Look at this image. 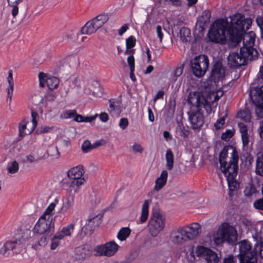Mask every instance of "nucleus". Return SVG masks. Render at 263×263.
<instances>
[{"label": "nucleus", "mask_w": 263, "mask_h": 263, "mask_svg": "<svg viewBox=\"0 0 263 263\" xmlns=\"http://www.w3.org/2000/svg\"><path fill=\"white\" fill-rule=\"evenodd\" d=\"M256 23L259 27L261 34L263 32V17L257 16L256 18Z\"/></svg>", "instance_id": "52"}, {"label": "nucleus", "mask_w": 263, "mask_h": 263, "mask_svg": "<svg viewBox=\"0 0 263 263\" xmlns=\"http://www.w3.org/2000/svg\"><path fill=\"white\" fill-rule=\"evenodd\" d=\"M84 174V170L82 166L74 167L67 172V176L69 180L66 179L62 180V186L70 194L77 193V187L82 185L85 179L82 176Z\"/></svg>", "instance_id": "5"}, {"label": "nucleus", "mask_w": 263, "mask_h": 263, "mask_svg": "<svg viewBox=\"0 0 263 263\" xmlns=\"http://www.w3.org/2000/svg\"><path fill=\"white\" fill-rule=\"evenodd\" d=\"M52 128L47 126H41L36 130L38 134H43L50 132Z\"/></svg>", "instance_id": "49"}, {"label": "nucleus", "mask_w": 263, "mask_h": 263, "mask_svg": "<svg viewBox=\"0 0 263 263\" xmlns=\"http://www.w3.org/2000/svg\"><path fill=\"white\" fill-rule=\"evenodd\" d=\"M227 117V114H226L222 118L217 120L216 123L214 124V126L216 129H219L223 127V125L225 122L226 118Z\"/></svg>", "instance_id": "42"}, {"label": "nucleus", "mask_w": 263, "mask_h": 263, "mask_svg": "<svg viewBox=\"0 0 263 263\" xmlns=\"http://www.w3.org/2000/svg\"><path fill=\"white\" fill-rule=\"evenodd\" d=\"M118 248L119 246L114 241H111L104 245L96 246L94 249L95 255L96 256L110 257L117 252Z\"/></svg>", "instance_id": "13"}, {"label": "nucleus", "mask_w": 263, "mask_h": 263, "mask_svg": "<svg viewBox=\"0 0 263 263\" xmlns=\"http://www.w3.org/2000/svg\"><path fill=\"white\" fill-rule=\"evenodd\" d=\"M75 253L77 259H83L90 255V250L87 246H80L76 248Z\"/></svg>", "instance_id": "25"}, {"label": "nucleus", "mask_w": 263, "mask_h": 263, "mask_svg": "<svg viewBox=\"0 0 263 263\" xmlns=\"http://www.w3.org/2000/svg\"><path fill=\"white\" fill-rule=\"evenodd\" d=\"M40 85L43 87L45 85L51 90L57 88L59 84V79L55 77H48L47 75L43 72H40L39 74Z\"/></svg>", "instance_id": "19"}, {"label": "nucleus", "mask_w": 263, "mask_h": 263, "mask_svg": "<svg viewBox=\"0 0 263 263\" xmlns=\"http://www.w3.org/2000/svg\"><path fill=\"white\" fill-rule=\"evenodd\" d=\"M106 144V141L104 140L97 141L94 143L92 145V148H96L99 146L104 145Z\"/></svg>", "instance_id": "64"}, {"label": "nucleus", "mask_w": 263, "mask_h": 263, "mask_svg": "<svg viewBox=\"0 0 263 263\" xmlns=\"http://www.w3.org/2000/svg\"><path fill=\"white\" fill-rule=\"evenodd\" d=\"M59 244V241L58 240V239H57L56 237H53L51 240V249L52 250H54L57 248V247L58 246Z\"/></svg>", "instance_id": "60"}, {"label": "nucleus", "mask_w": 263, "mask_h": 263, "mask_svg": "<svg viewBox=\"0 0 263 263\" xmlns=\"http://www.w3.org/2000/svg\"><path fill=\"white\" fill-rule=\"evenodd\" d=\"M257 95L253 96L252 92L250 93V98L256 105L255 111L258 116L263 115V85L259 88L255 89Z\"/></svg>", "instance_id": "18"}, {"label": "nucleus", "mask_w": 263, "mask_h": 263, "mask_svg": "<svg viewBox=\"0 0 263 263\" xmlns=\"http://www.w3.org/2000/svg\"><path fill=\"white\" fill-rule=\"evenodd\" d=\"M19 164L16 161L14 160L10 163L7 167L8 173L11 175L16 174L19 170Z\"/></svg>", "instance_id": "33"}, {"label": "nucleus", "mask_w": 263, "mask_h": 263, "mask_svg": "<svg viewBox=\"0 0 263 263\" xmlns=\"http://www.w3.org/2000/svg\"><path fill=\"white\" fill-rule=\"evenodd\" d=\"M228 64L232 68L239 67L245 65L248 60H253L255 59L251 58L250 54L248 53L242 52L240 49L239 53L235 52H231L228 58Z\"/></svg>", "instance_id": "11"}, {"label": "nucleus", "mask_w": 263, "mask_h": 263, "mask_svg": "<svg viewBox=\"0 0 263 263\" xmlns=\"http://www.w3.org/2000/svg\"><path fill=\"white\" fill-rule=\"evenodd\" d=\"M255 249L258 250V253L259 256L263 258V241H260L259 244L255 246Z\"/></svg>", "instance_id": "53"}, {"label": "nucleus", "mask_w": 263, "mask_h": 263, "mask_svg": "<svg viewBox=\"0 0 263 263\" xmlns=\"http://www.w3.org/2000/svg\"><path fill=\"white\" fill-rule=\"evenodd\" d=\"M239 254L237 255L240 263H257L258 250H253L251 243L246 240L238 243Z\"/></svg>", "instance_id": "6"}, {"label": "nucleus", "mask_w": 263, "mask_h": 263, "mask_svg": "<svg viewBox=\"0 0 263 263\" xmlns=\"http://www.w3.org/2000/svg\"><path fill=\"white\" fill-rule=\"evenodd\" d=\"M109 19L107 14L98 15L96 17L87 22L81 29L82 34L90 35L102 27Z\"/></svg>", "instance_id": "10"}, {"label": "nucleus", "mask_w": 263, "mask_h": 263, "mask_svg": "<svg viewBox=\"0 0 263 263\" xmlns=\"http://www.w3.org/2000/svg\"><path fill=\"white\" fill-rule=\"evenodd\" d=\"M74 228V224H70L68 225L67 227L63 228L61 231L62 233L64 235V236H69L71 234V230H73Z\"/></svg>", "instance_id": "45"}, {"label": "nucleus", "mask_w": 263, "mask_h": 263, "mask_svg": "<svg viewBox=\"0 0 263 263\" xmlns=\"http://www.w3.org/2000/svg\"><path fill=\"white\" fill-rule=\"evenodd\" d=\"M58 203V200L57 199H55L54 200V201L53 202L51 203L49 206L47 207L45 211L43 214L42 216H44L46 217H48L50 219L52 218V216L53 215V211L56 206V205Z\"/></svg>", "instance_id": "30"}, {"label": "nucleus", "mask_w": 263, "mask_h": 263, "mask_svg": "<svg viewBox=\"0 0 263 263\" xmlns=\"http://www.w3.org/2000/svg\"><path fill=\"white\" fill-rule=\"evenodd\" d=\"M196 253L197 256L205 260L204 263H218L219 257L217 254L209 248L202 246H198Z\"/></svg>", "instance_id": "14"}, {"label": "nucleus", "mask_w": 263, "mask_h": 263, "mask_svg": "<svg viewBox=\"0 0 263 263\" xmlns=\"http://www.w3.org/2000/svg\"><path fill=\"white\" fill-rule=\"evenodd\" d=\"M238 153L236 147L231 145L224 146L219 156L220 168L223 174L235 173L238 169Z\"/></svg>", "instance_id": "3"}, {"label": "nucleus", "mask_w": 263, "mask_h": 263, "mask_svg": "<svg viewBox=\"0 0 263 263\" xmlns=\"http://www.w3.org/2000/svg\"><path fill=\"white\" fill-rule=\"evenodd\" d=\"M224 77V70L221 64L216 63L213 66L210 76L207 81L208 85H213L222 80Z\"/></svg>", "instance_id": "17"}, {"label": "nucleus", "mask_w": 263, "mask_h": 263, "mask_svg": "<svg viewBox=\"0 0 263 263\" xmlns=\"http://www.w3.org/2000/svg\"><path fill=\"white\" fill-rule=\"evenodd\" d=\"M238 171H235V173H231V172H228L227 174H224L227 177L229 193V195L231 196L232 192L236 191L239 187V183L235 179V177L237 175Z\"/></svg>", "instance_id": "23"}, {"label": "nucleus", "mask_w": 263, "mask_h": 263, "mask_svg": "<svg viewBox=\"0 0 263 263\" xmlns=\"http://www.w3.org/2000/svg\"><path fill=\"white\" fill-rule=\"evenodd\" d=\"M27 122L25 120H23L19 124V136L23 137L27 134L24 132L26 128Z\"/></svg>", "instance_id": "37"}, {"label": "nucleus", "mask_w": 263, "mask_h": 263, "mask_svg": "<svg viewBox=\"0 0 263 263\" xmlns=\"http://www.w3.org/2000/svg\"><path fill=\"white\" fill-rule=\"evenodd\" d=\"M180 38L182 42H187L190 41L191 36L190 30L187 27H182L179 31Z\"/></svg>", "instance_id": "28"}, {"label": "nucleus", "mask_w": 263, "mask_h": 263, "mask_svg": "<svg viewBox=\"0 0 263 263\" xmlns=\"http://www.w3.org/2000/svg\"><path fill=\"white\" fill-rule=\"evenodd\" d=\"M13 88L14 86H8L7 88L6 89V91L7 92V101L9 102V103H11L12 100V97L13 96Z\"/></svg>", "instance_id": "47"}, {"label": "nucleus", "mask_w": 263, "mask_h": 263, "mask_svg": "<svg viewBox=\"0 0 263 263\" xmlns=\"http://www.w3.org/2000/svg\"><path fill=\"white\" fill-rule=\"evenodd\" d=\"M237 116L238 118L247 122H250L251 121V112L248 109H246L243 110L239 111L237 114Z\"/></svg>", "instance_id": "34"}, {"label": "nucleus", "mask_w": 263, "mask_h": 263, "mask_svg": "<svg viewBox=\"0 0 263 263\" xmlns=\"http://www.w3.org/2000/svg\"><path fill=\"white\" fill-rule=\"evenodd\" d=\"M128 125V120L126 118H122L120 119L119 126L122 129H125Z\"/></svg>", "instance_id": "48"}, {"label": "nucleus", "mask_w": 263, "mask_h": 263, "mask_svg": "<svg viewBox=\"0 0 263 263\" xmlns=\"http://www.w3.org/2000/svg\"><path fill=\"white\" fill-rule=\"evenodd\" d=\"M234 135L233 132L231 130H227L224 133H223L221 136V138L226 140L227 139L231 138Z\"/></svg>", "instance_id": "54"}, {"label": "nucleus", "mask_w": 263, "mask_h": 263, "mask_svg": "<svg viewBox=\"0 0 263 263\" xmlns=\"http://www.w3.org/2000/svg\"><path fill=\"white\" fill-rule=\"evenodd\" d=\"M53 219L44 216H41L34 227L35 233L39 234H48L52 232L54 230Z\"/></svg>", "instance_id": "12"}, {"label": "nucleus", "mask_w": 263, "mask_h": 263, "mask_svg": "<svg viewBox=\"0 0 263 263\" xmlns=\"http://www.w3.org/2000/svg\"><path fill=\"white\" fill-rule=\"evenodd\" d=\"M187 103L190 104V108L187 112L189 120L193 129L200 128L204 123V117L201 111V107L205 109L208 114L212 111V107L209 101L205 98L202 92H191L187 97Z\"/></svg>", "instance_id": "2"}, {"label": "nucleus", "mask_w": 263, "mask_h": 263, "mask_svg": "<svg viewBox=\"0 0 263 263\" xmlns=\"http://www.w3.org/2000/svg\"><path fill=\"white\" fill-rule=\"evenodd\" d=\"M17 4L9 5L13 7L12 10V15L14 17H15L18 12V8L17 6Z\"/></svg>", "instance_id": "63"}, {"label": "nucleus", "mask_w": 263, "mask_h": 263, "mask_svg": "<svg viewBox=\"0 0 263 263\" xmlns=\"http://www.w3.org/2000/svg\"><path fill=\"white\" fill-rule=\"evenodd\" d=\"M74 194H72L68 196L66 201L63 202V205L60 209V212L62 213H65L67 212L73 206L74 203Z\"/></svg>", "instance_id": "26"}, {"label": "nucleus", "mask_w": 263, "mask_h": 263, "mask_svg": "<svg viewBox=\"0 0 263 263\" xmlns=\"http://www.w3.org/2000/svg\"><path fill=\"white\" fill-rule=\"evenodd\" d=\"M127 60L130 69H135V59L134 56L133 55L129 56Z\"/></svg>", "instance_id": "55"}, {"label": "nucleus", "mask_w": 263, "mask_h": 263, "mask_svg": "<svg viewBox=\"0 0 263 263\" xmlns=\"http://www.w3.org/2000/svg\"><path fill=\"white\" fill-rule=\"evenodd\" d=\"M131 230L128 227L122 228L119 231L117 235L118 238L121 241L125 240L130 235Z\"/></svg>", "instance_id": "31"}, {"label": "nucleus", "mask_w": 263, "mask_h": 263, "mask_svg": "<svg viewBox=\"0 0 263 263\" xmlns=\"http://www.w3.org/2000/svg\"><path fill=\"white\" fill-rule=\"evenodd\" d=\"M238 126L239 128V131L241 135L248 133V129L246 125L243 123L239 122L238 123Z\"/></svg>", "instance_id": "50"}, {"label": "nucleus", "mask_w": 263, "mask_h": 263, "mask_svg": "<svg viewBox=\"0 0 263 263\" xmlns=\"http://www.w3.org/2000/svg\"><path fill=\"white\" fill-rule=\"evenodd\" d=\"M170 6L178 7L182 5V0H169Z\"/></svg>", "instance_id": "58"}, {"label": "nucleus", "mask_w": 263, "mask_h": 263, "mask_svg": "<svg viewBox=\"0 0 263 263\" xmlns=\"http://www.w3.org/2000/svg\"><path fill=\"white\" fill-rule=\"evenodd\" d=\"M188 240H192L197 237L201 232V227L198 223H193L189 226L184 227Z\"/></svg>", "instance_id": "22"}, {"label": "nucleus", "mask_w": 263, "mask_h": 263, "mask_svg": "<svg viewBox=\"0 0 263 263\" xmlns=\"http://www.w3.org/2000/svg\"><path fill=\"white\" fill-rule=\"evenodd\" d=\"M241 139H242L243 145L244 146H247L249 142V138L248 134L247 133V134L241 135Z\"/></svg>", "instance_id": "59"}, {"label": "nucleus", "mask_w": 263, "mask_h": 263, "mask_svg": "<svg viewBox=\"0 0 263 263\" xmlns=\"http://www.w3.org/2000/svg\"><path fill=\"white\" fill-rule=\"evenodd\" d=\"M41 159L38 157H36L32 154L28 155L25 157V159L23 160V162H29L30 163L34 162H37Z\"/></svg>", "instance_id": "39"}, {"label": "nucleus", "mask_w": 263, "mask_h": 263, "mask_svg": "<svg viewBox=\"0 0 263 263\" xmlns=\"http://www.w3.org/2000/svg\"><path fill=\"white\" fill-rule=\"evenodd\" d=\"M209 66L208 56L201 54L196 56L190 62V66L193 74L198 78L204 76Z\"/></svg>", "instance_id": "8"}, {"label": "nucleus", "mask_w": 263, "mask_h": 263, "mask_svg": "<svg viewBox=\"0 0 263 263\" xmlns=\"http://www.w3.org/2000/svg\"><path fill=\"white\" fill-rule=\"evenodd\" d=\"M223 263H237L236 257L233 255H229L228 257L224 259Z\"/></svg>", "instance_id": "51"}, {"label": "nucleus", "mask_w": 263, "mask_h": 263, "mask_svg": "<svg viewBox=\"0 0 263 263\" xmlns=\"http://www.w3.org/2000/svg\"><path fill=\"white\" fill-rule=\"evenodd\" d=\"M136 40L135 37L131 35L126 40V48H132L136 45Z\"/></svg>", "instance_id": "40"}, {"label": "nucleus", "mask_w": 263, "mask_h": 263, "mask_svg": "<svg viewBox=\"0 0 263 263\" xmlns=\"http://www.w3.org/2000/svg\"><path fill=\"white\" fill-rule=\"evenodd\" d=\"M183 65L180 66L179 67H177L174 71L173 80L174 81L177 80V78L180 77L183 72Z\"/></svg>", "instance_id": "41"}, {"label": "nucleus", "mask_w": 263, "mask_h": 263, "mask_svg": "<svg viewBox=\"0 0 263 263\" xmlns=\"http://www.w3.org/2000/svg\"><path fill=\"white\" fill-rule=\"evenodd\" d=\"M149 201L148 200H145L143 203L142 208V212L140 219L141 223L145 222L147 219L149 214Z\"/></svg>", "instance_id": "27"}, {"label": "nucleus", "mask_w": 263, "mask_h": 263, "mask_svg": "<svg viewBox=\"0 0 263 263\" xmlns=\"http://www.w3.org/2000/svg\"><path fill=\"white\" fill-rule=\"evenodd\" d=\"M92 149V145L88 140H85L82 145V149L83 152L87 153Z\"/></svg>", "instance_id": "43"}, {"label": "nucleus", "mask_w": 263, "mask_h": 263, "mask_svg": "<svg viewBox=\"0 0 263 263\" xmlns=\"http://www.w3.org/2000/svg\"><path fill=\"white\" fill-rule=\"evenodd\" d=\"M256 173L257 175L263 176V153L256 160Z\"/></svg>", "instance_id": "32"}, {"label": "nucleus", "mask_w": 263, "mask_h": 263, "mask_svg": "<svg viewBox=\"0 0 263 263\" xmlns=\"http://www.w3.org/2000/svg\"><path fill=\"white\" fill-rule=\"evenodd\" d=\"M186 236L185 228L179 227L171 231L170 240L174 244L181 245L189 240Z\"/></svg>", "instance_id": "16"}, {"label": "nucleus", "mask_w": 263, "mask_h": 263, "mask_svg": "<svg viewBox=\"0 0 263 263\" xmlns=\"http://www.w3.org/2000/svg\"><path fill=\"white\" fill-rule=\"evenodd\" d=\"M31 117H32V121L33 124L32 129L31 131L28 132V134H30L32 132V130L34 129L37 124V121L36 120V118L38 117V114L36 112L34 111H31Z\"/></svg>", "instance_id": "44"}, {"label": "nucleus", "mask_w": 263, "mask_h": 263, "mask_svg": "<svg viewBox=\"0 0 263 263\" xmlns=\"http://www.w3.org/2000/svg\"><path fill=\"white\" fill-rule=\"evenodd\" d=\"M165 159L166 161V167L168 170L171 171L174 166V154L171 149L167 150Z\"/></svg>", "instance_id": "29"}, {"label": "nucleus", "mask_w": 263, "mask_h": 263, "mask_svg": "<svg viewBox=\"0 0 263 263\" xmlns=\"http://www.w3.org/2000/svg\"><path fill=\"white\" fill-rule=\"evenodd\" d=\"M257 192L256 187L253 184H249L244 191V194L246 196L250 197L255 194Z\"/></svg>", "instance_id": "36"}, {"label": "nucleus", "mask_w": 263, "mask_h": 263, "mask_svg": "<svg viewBox=\"0 0 263 263\" xmlns=\"http://www.w3.org/2000/svg\"><path fill=\"white\" fill-rule=\"evenodd\" d=\"M220 95H218V94L215 95V93L213 91L211 92L210 93V97L212 95L214 96V98L213 100H208L209 101V103H210V102H213L217 101V100H218L220 99V98L223 96V92L222 91H220ZM205 98L209 99L208 97H205Z\"/></svg>", "instance_id": "57"}, {"label": "nucleus", "mask_w": 263, "mask_h": 263, "mask_svg": "<svg viewBox=\"0 0 263 263\" xmlns=\"http://www.w3.org/2000/svg\"><path fill=\"white\" fill-rule=\"evenodd\" d=\"M252 19L246 18L243 15L237 13L231 16V23L233 28L228 30L229 39L234 46L238 45L243 39V46L240 48L242 52L248 53L255 59L257 58L258 52L254 48L255 34L253 31L246 33L252 24Z\"/></svg>", "instance_id": "1"}, {"label": "nucleus", "mask_w": 263, "mask_h": 263, "mask_svg": "<svg viewBox=\"0 0 263 263\" xmlns=\"http://www.w3.org/2000/svg\"><path fill=\"white\" fill-rule=\"evenodd\" d=\"M7 82L9 84L8 86H14V81H13V73H12V70H9V73H8V76L7 78Z\"/></svg>", "instance_id": "56"}, {"label": "nucleus", "mask_w": 263, "mask_h": 263, "mask_svg": "<svg viewBox=\"0 0 263 263\" xmlns=\"http://www.w3.org/2000/svg\"><path fill=\"white\" fill-rule=\"evenodd\" d=\"M168 176L167 171L163 170L160 176L156 179L155 182V190L157 191L160 190L166 184Z\"/></svg>", "instance_id": "24"}, {"label": "nucleus", "mask_w": 263, "mask_h": 263, "mask_svg": "<svg viewBox=\"0 0 263 263\" xmlns=\"http://www.w3.org/2000/svg\"><path fill=\"white\" fill-rule=\"evenodd\" d=\"M231 20V16L230 17ZM231 21L229 23L227 19L217 20L214 22L208 32L210 41L214 43L222 42L226 40V33L229 36L228 30L233 28Z\"/></svg>", "instance_id": "4"}, {"label": "nucleus", "mask_w": 263, "mask_h": 263, "mask_svg": "<svg viewBox=\"0 0 263 263\" xmlns=\"http://www.w3.org/2000/svg\"><path fill=\"white\" fill-rule=\"evenodd\" d=\"M165 226V217L160 211H155L152 213L148 221V229L150 235L155 237L163 231Z\"/></svg>", "instance_id": "7"}, {"label": "nucleus", "mask_w": 263, "mask_h": 263, "mask_svg": "<svg viewBox=\"0 0 263 263\" xmlns=\"http://www.w3.org/2000/svg\"><path fill=\"white\" fill-rule=\"evenodd\" d=\"M237 239V232L233 227L222 226L221 229L213 235L214 242L218 245L223 243L224 241L229 243H234Z\"/></svg>", "instance_id": "9"}, {"label": "nucleus", "mask_w": 263, "mask_h": 263, "mask_svg": "<svg viewBox=\"0 0 263 263\" xmlns=\"http://www.w3.org/2000/svg\"><path fill=\"white\" fill-rule=\"evenodd\" d=\"M101 222V219L98 216L88 218L86 223L82 228V231L86 235H90L95 228L99 226Z\"/></svg>", "instance_id": "21"}, {"label": "nucleus", "mask_w": 263, "mask_h": 263, "mask_svg": "<svg viewBox=\"0 0 263 263\" xmlns=\"http://www.w3.org/2000/svg\"><path fill=\"white\" fill-rule=\"evenodd\" d=\"M133 150L135 152H138V153H141L143 150V149L142 147V146H141V145L139 144H138V143H135L133 146Z\"/></svg>", "instance_id": "62"}, {"label": "nucleus", "mask_w": 263, "mask_h": 263, "mask_svg": "<svg viewBox=\"0 0 263 263\" xmlns=\"http://www.w3.org/2000/svg\"><path fill=\"white\" fill-rule=\"evenodd\" d=\"M76 110H67L61 114V117L62 118L67 119V118H71L74 117V116L76 114Z\"/></svg>", "instance_id": "38"}, {"label": "nucleus", "mask_w": 263, "mask_h": 263, "mask_svg": "<svg viewBox=\"0 0 263 263\" xmlns=\"http://www.w3.org/2000/svg\"><path fill=\"white\" fill-rule=\"evenodd\" d=\"M47 153L49 156L54 159L58 158L60 155L57 146H50L47 150Z\"/></svg>", "instance_id": "35"}, {"label": "nucleus", "mask_w": 263, "mask_h": 263, "mask_svg": "<svg viewBox=\"0 0 263 263\" xmlns=\"http://www.w3.org/2000/svg\"><path fill=\"white\" fill-rule=\"evenodd\" d=\"M128 24H125L123 26H122L120 29L119 30V35L121 36L126 31V30L128 29Z\"/></svg>", "instance_id": "61"}, {"label": "nucleus", "mask_w": 263, "mask_h": 263, "mask_svg": "<svg viewBox=\"0 0 263 263\" xmlns=\"http://www.w3.org/2000/svg\"><path fill=\"white\" fill-rule=\"evenodd\" d=\"M163 30H165V28H163L161 26L157 25L156 28V31L158 37L160 40V42L161 43L162 41V39L163 37Z\"/></svg>", "instance_id": "46"}, {"label": "nucleus", "mask_w": 263, "mask_h": 263, "mask_svg": "<svg viewBox=\"0 0 263 263\" xmlns=\"http://www.w3.org/2000/svg\"><path fill=\"white\" fill-rule=\"evenodd\" d=\"M211 17V13L209 10L203 11L201 15L197 18L195 26V30L202 32L206 24L210 23Z\"/></svg>", "instance_id": "20"}, {"label": "nucleus", "mask_w": 263, "mask_h": 263, "mask_svg": "<svg viewBox=\"0 0 263 263\" xmlns=\"http://www.w3.org/2000/svg\"><path fill=\"white\" fill-rule=\"evenodd\" d=\"M23 248V245L21 239L7 241L3 245L0 244V255H6L10 250L18 254L22 251Z\"/></svg>", "instance_id": "15"}]
</instances>
